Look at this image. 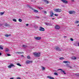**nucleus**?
I'll use <instances>...</instances> for the list:
<instances>
[{
	"instance_id": "864d4df0",
	"label": "nucleus",
	"mask_w": 79,
	"mask_h": 79,
	"mask_svg": "<svg viewBox=\"0 0 79 79\" xmlns=\"http://www.w3.org/2000/svg\"><path fill=\"white\" fill-rule=\"evenodd\" d=\"M74 0H72V2H74Z\"/></svg>"
},
{
	"instance_id": "a19ab883",
	"label": "nucleus",
	"mask_w": 79,
	"mask_h": 79,
	"mask_svg": "<svg viewBox=\"0 0 79 79\" xmlns=\"http://www.w3.org/2000/svg\"><path fill=\"white\" fill-rule=\"evenodd\" d=\"M20 56L22 57H24V56L23 55H21Z\"/></svg>"
},
{
	"instance_id": "cd10ccee",
	"label": "nucleus",
	"mask_w": 79,
	"mask_h": 79,
	"mask_svg": "<svg viewBox=\"0 0 79 79\" xmlns=\"http://www.w3.org/2000/svg\"><path fill=\"white\" fill-rule=\"evenodd\" d=\"M23 47H24L26 48V47H27V46L25 45H23Z\"/></svg>"
},
{
	"instance_id": "3c124183",
	"label": "nucleus",
	"mask_w": 79,
	"mask_h": 79,
	"mask_svg": "<svg viewBox=\"0 0 79 79\" xmlns=\"http://www.w3.org/2000/svg\"><path fill=\"white\" fill-rule=\"evenodd\" d=\"M55 18H53L52 19L53 20V19H55Z\"/></svg>"
},
{
	"instance_id": "aec40b11",
	"label": "nucleus",
	"mask_w": 79,
	"mask_h": 79,
	"mask_svg": "<svg viewBox=\"0 0 79 79\" xmlns=\"http://www.w3.org/2000/svg\"><path fill=\"white\" fill-rule=\"evenodd\" d=\"M61 72H63V73L64 74H66V73H65V70H63L61 71Z\"/></svg>"
},
{
	"instance_id": "4d7b16f0",
	"label": "nucleus",
	"mask_w": 79,
	"mask_h": 79,
	"mask_svg": "<svg viewBox=\"0 0 79 79\" xmlns=\"http://www.w3.org/2000/svg\"><path fill=\"white\" fill-rule=\"evenodd\" d=\"M70 68H73L72 67H70Z\"/></svg>"
},
{
	"instance_id": "dca6fc26",
	"label": "nucleus",
	"mask_w": 79,
	"mask_h": 79,
	"mask_svg": "<svg viewBox=\"0 0 79 79\" xmlns=\"http://www.w3.org/2000/svg\"><path fill=\"white\" fill-rule=\"evenodd\" d=\"M63 63H69V62L68 61H64L63 62Z\"/></svg>"
},
{
	"instance_id": "473e14b6",
	"label": "nucleus",
	"mask_w": 79,
	"mask_h": 79,
	"mask_svg": "<svg viewBox=\"0 0 79 79\" xmlns=\"http://www.w3.org/2000/svg\"><path fill=\"white\" fill-rule=\"evenodd\" d=\"M13 21H15V22H16V19H13Z\"/></svg>"
},
{
	"instance_id": "bf43d9fd",
	"label": "nucleus",
	"mask_w": 79,
	"mask_h": 79,
	"mask_svg": "<svg viewBox=\"0 0 79 79\" xmlns=\"http://www.w3.org/2000/svg\"><path fill=\"white\" fill-rule=\"evenodd\" d=\"M67 65H68V64H67Z\"/></svg>"
},
{
	"instance_id": "37998d69",
	"label": "nucleus",
	"mask_w": 79,
	"mask_h": 79,
	"mask_svg": "<svg viewBox=\"0 0 79 79\" xmlns=\"http://www.w3.org/2000/svg\"><path fill=\"white\" fill-rule=\"evenodd\" d=\"M26 25L27 26H29V24H26Z\"/></svg>"
},
{
	"instance_id": "ddd939ff",
	"label": "nucleus",
	"mask_w": 79,
	"mask_h": 79,
	"mask_svg": "<svg viewBox=\"0 0 79 79\" xmlns=\"http://www.w3.org/2000/svg\"><path fill=\"white\" fill-rule=\"evenodd\" d=\"M50 14H51L50 15V16L51 17H52L53 16V15H54V14H53V12L52 11V12H50Z\"/></svg>"
},
{
	"instance_id": "412c9836",
	"label": "nucleus",
	"mask_w": 79,
	"mask_h": 79,
	"mask_svg": "<svg viewBox=\"0 0 79 79\" xmlns=\"http://www.w3.org/2000/svg\"><path fill=\"white\" fill-rule=\"evenodd\" d=\"M38 8L40 9V10H42V9H43V8L40 7H38Z\"/></svg>"
},
{
	"instance_id": "a211bd4d",
	"label": "nucleus",
	"mask_w": 79,
	"mask_h": 79,
	"mask_svg": "<svg viewBox=\"0 0 79 79\" xmlns=\"http://www.w3.org/2000/svg\"><path fill=\"white\" fill-rule=\"evenodd\" d=\"M8 51H9V49H6L5 50L4 52H8Z\"/></svg>"
},
{
	"instance_id": "c03bdc74",
	"label": "nucleus",
	"mask_w": 79,
	"mask_h": 79,
	"mask_svg": "<svg viewBox=\"0 0 79 79\" xmlns=\"http://www.w3.org/2000/svg\"><path fill=\"white\" fill-rule=\"evenodd\" d=\"M62 6H63V7H64V6H65L64 5H62Z\"/></svg>"
},
{
	"instance_id": "49530a36",
	"label": "nucleus",
	"mask_w": 79,
	"mask_h": 79,
	"mask_svg": "<svg viewBox=\"0 0 79 79\" xmlns=\"http://www.w3.org/2000/svg\"><path fill=\"white\" fill-rule=\"evenodd\" d=\"M59 70H60L61 71H62L63 70V69H59Z\"/></svg>"
},
{
	"instance_id": "7ed1b4c3",
	"label": "nucleus",
	"mask_w": 79,
	"mask_h": 79,
	"mask_svg": "<svg viewBox=\"0 0 79 79\" xmlns=\"http://www.w3.org/2000/svg\"><path fill=\"white\" fill-rule=\"evenodd\" d=\"M40 31H45V29L44 28L42 27H40Z\"/></svg>"
},
{
	"instance_id": "79ce46f5",
	"label": "nucleus",
	"mask_w": 79,
	"mask_h": 79,
	"mask_svg": "<svg viewBox=\"0 0 79 79\" xmlns=\"http://www.w3.org/2000/svg\"><path fill=\"white\" fill-rule=\"evenodd\" d=\"M17 79H21V78L19 77H18V78H17Z\"/></svg>"
},
{
	"instance_id": "393cba45",
	"label": "nucleus",
	"mask_w": 79,
	"mask_h": 79,
	"mask_svg": "<svg viewBox=\"0 0 79 79\" xmlns=\"http://www.w3.org/2000/svg\"><path fill=\"white\" fill-rule=\"evenodd\" d=\"M17 65H18V66H21V65L19 63L17 64Z\"/></svg>"
},
{
	"instance_id": "a878e982",
	"label": "nucleus",
	"mask_w": 79,
	"mask_h": 79,
	"mask_svg": "<svg viewBox=\"0 0 79 79\" xmlns=\"http://www.w3.org/2000/svg\"><path fill=\"white\" fill-rule=\"evenodd\" d=\"M4 14V12H1L0 13V15H3Z\"/></svg>"
},
{
	"instance_id": "4468645a",
	"label": "nucleus",
	"mask_w": 79,
	"mask_h": 79,
	"mask_svg": "<svg viewBox=\"0 0 79 79\" xmlns=\"http://www.w3.org/2000/svg\"><path fill=\"white\" fill-rule=\"evenodd\" d=\"M47 77H48V78H49L50 79H54V78L50 76H48Z\"/></svg>"
},
{
	"instance_id": "bb28decb",
	"label": "nucleus",
	"mask_w": 79,
	"mask_h": 79,
	"mask_svg": "<svg viewBox=\"0 0 79 79\" xmlns=\"http://www.w3.org/2000/svg\"><path fill=\"white\" fill-rule=\"evenodd\" d=\"M19 22H22V20L21 19H19Z\"/></svg>"
},
{
	"instance_id": "f704fd0d",
	"label": "nucleus",
	"mask_w": 79,
	"mask_h": 79,
	"mask_svg": "<svg viewBox=\"0 0 79 79\" xmlns=\"http://www.w3.org/2000/svg\"><path fill=\"white\" fill-rule=\"evenodd\" d=\"M7 55L8 56H11V55L9 54H7Z\"/></svg>"
},
{
	"instance_id": "09e8293b",
	"label": "nucleus",
	"mask_w": 79,
	"mask_h": 79,
	"mask_svg": "<svg viewBox=\"0 0 79 79\" xmlns=\"http://www.w3.org/2000/svg\"><path fill=\"white\" fill-rule=\"evenodd\" d=\"M10 79H14V78H10Z\"/></svg>"
},
{
	"instance_id": "6ab92c4d",
	"label": "nucleus",
	"mask_w": 79,
	"mask_h": 79,
	"mask_svg": "<svg viewBox=\"0 0 79 79\" xmlns=\"http://www.w3.org/2000/svg\"><path fill=\"white\" fill-rule=\"evenodd\" d=\"M44 2H45V3H47V4H48V3L49 2H48V1L46 0H44Z\"/></svg>"
},
{
	"instance_id": "72a5a7b5",
	"label": "nucleus",
	"mask_w": 79,
	"mask_h": 79,
	"mask_svg": "<svg viewBox=\"0 0 79 79\" xmlns=\"http://www.w3.org/2000/svg\"><path fill=\"white\" fill-rule=\"evenodd\" d=\"M79 23V21H76V22H75V23H76V24H77V23Z\"/></svg>"
},
{
	"instance_id": "9b49d317",
	"label": "nucleus",
	"mask_w": 79,
	"mask_h": 79,
	"mask_svg": "<svg viewBox=\"0 0 79 79\" xmlns=\"http://www.w3.org/2000/svg\"><path fill=\"white\" fill-rule=\"evenodd\" d=\"M46 25V26H51V24H50V23H44Z\"/></svg>"
},
{
	"instance_id": "5fc2aeb1",
	"label": "nucleus",
	"mask_w": 79,
	"mask_h": 79,
	"mask_svg": "<svg viewBox=\"0 0 79 79\" xmlns=\"http://www.w3.org/2000/svg\"><path fill=\"white\" fill-rule=\"evenodd\" d=\"M11 34H10L9 35V36H11Z\"/></svg>"
},
{
	"instance_id": "4c0bfd02",
	"label": "nucleus",
	"mask_w": 79,
	"mask_h": 79,
	"mask_svg": "<svg viewBox=\"0 0 79 79\" xmlns=\"http://www.w3.org/2000/svg\"><path fill=\"white\" fill-rule=\"evenodd\" d=\"M42 68L43 70H45V68L44 67H42Z\"/></svg>"
},
{
	"instance_id": "6e6552de",
	"label": "nucleus",
	"mask_w": 79,
	"mask_h": 79,
	"mask_svg": "<svg viewBox=\"0 0 79 79\" xmlns=\"http://www.w3.org/2000/svg\"><path fill=\"white\" fill-rule=\"evenodd\" d=\"M13 66H15L14 64H11L10 65L8 66V68H11V67Z\"/></svg>"
},
{
	"instance_id": "2f4dec72",
	"label": "nucleus",
	"mask_w": 79,
	"mask_h": 79,
	"mask_svg": "<svg viewBox=\"0 0 79 79\" xmlns=\"http://www.w3.org/2000/svg\"><path fill=\"white\" fill-rule=\"evenodd\" d=\"M75 75H76V76H78L79 77V73L75 74Z\"/></svg>"
},
{
	"instance_id": "f03ea898",
	"label": "nucleus",
	"mask_w": 79,
	"mask_h": 79,
	"mask_svg": "<svg viewBox=\"0 0 79 79\" xmlns=\"http://www.w3.org/2000/svg\"><path fill=\"white\" fill-rule=\"evenodd\" d=\"M55 12H58L59 13H60L61 12V10L60 9H56L54 10Z\"/></svg>"
},
{
	"instance_id": "7c9ffc66",
	"label": "nucleus",
	"mask_w": 79,
	"mask_h": 79,
	"mask_svg": "<svg viewBox=\"0 0 79 79\" xmlns=\"http://www.w3.org/2000/svg\"><path fill=\"white\" fill-rule=\"evenodd\" d=\"M17 53H20V54H21V53H23V52H17Z\"/></svg>"
},
{
	"instance_id": "ea45409f",
	"label": "nucleus",
	"mask_w": 79,
	"mask_h": 79,
	"mask_svg": "<svg viewBox=\"0 0 79 79\" xmlns=\"http://www.w3.org/2000/svg\"><path fill=\"white\" fill-rule=\"evenodd\" d=\"M35 18H40L39 16H35Z\"/></svg>"
},
{
	"instance_id": "39448f33",
	"label": "nucleus",
	"mask_w": 79,
	"mask_h": 79,
	"mask_svg": "<svg viewBox=\"0 0 79 79\" xmlns=\"http://www.w3.org/2000/svg\"><path fill=\"white\" fill-rule=\"evenodd\" d=\"M69 13L70 15H72L73 14H74V13H75V11H69Z\"/></svg>"
},
{
	"instance_id": "8fccbe9b",
	"label": "nucleus",
	"mask_w": 79,
	"mask_h": 79,
	"mask_svg": "<svg viewBox=\"0 0 79 79\" xmlns=\"http://www.w3.org/2000/svg\"><path fill=\"white\" fill-rule=\"evenodd\" d=\"M2 25H3V24H0V26H2Z\"/></svg>"
},
{
	"instance_id": "c85d7f7f",
	"label": "nucleus",
	"mask_w": 79,
	"mask_h": 79,
	"mask_svg": "<svg viewBox=\"0 0 79 79\" xmlns=\"http://www.w3.org/2000/svg\"><path fill=\"white\" fill-rule=\"evenodd\" d=\"M5 37H8L9 36V35H8V34H6V35H5Z\"/></svg>"
},
{
	"instance_id": "a18cd8bd",
	"label": "nucleus",
	"mask_w": 79,
	"mask_h": 79,
	"mask_svg": "<svg viewBox=\"0 0 79 79\" xmlns=\"http://www.w3.org/2000/svg\"><path fill=\"white\" fill-rule=\"evenodd\" d=\"M73 59H74V60L76 59V57H75Z\"/></svg>"
},
{
	"instance_id": "c756f323",
	"label": "nucleus",
	"mask_w": 79,
	"mask_h": 79,
	"mask_svg": "<svg viewBox=\"0 0 79 79\" xmlns=\"http://www.w3.org/2000/svg\"><path fill=\"white\" fill-rule=\"evenodd\" d=\"M54 74L56 76H58V73H54Z\"/></svg>"
},
{
	"instance_id": "c9c22d12",
	"label": "nucleus",
	"mask_w": 79,
	"mask_h": 79,
	"mask_svg": "<svg viewBox=\"0 0 79 79\" xmlns=\"http://www.w3.org/2000/svg\"><path fill=\"white\" fill-rule=\"evenodd\" d=\"M54 15L55 16H58V14H55Z\"/></svg>"
},
{
	"instance_id": "603ef678",
	"label": "nucleus",
	"mask_w": 79,
	"mask_h": 79,
	"mask_svg": "<svg viewBox=\"0 0 79 79\" xmlns=\"http://www.w3.org/2000/svg\"><path fill=\"white\" fill-rule=\"evenodd\" d=\"M1 55H2V53L0 52V56H1Z\"/></svg>"
},
{
	"instance_id": "6e6d98bb",
	"label": "nucleus",
	"mask_w": 79,
	"mask_h": 79,
	"mask_svg": "<svg viewBox=\"0 0 79 79\" xmlns=\"http://www.w3.org/2000/svg\"><path fill=\"white\" fill-rule=\"evenodd\" d=\"M64 38H66V36H64Z\"/></svg>"
},
{
	"instance_id": "e433bc0d",
	"label": "nucleus",
	"mask_w": 79,
	"mask_h": 79,
	"mask_svg": "<svg viewBox=\"0 0 79 79\" xmlns=\"http://www.w3.org/2000/svg\"><path fill=\"white\" fill-rule=\"evenodd\" d=\"M44 14H47V11H44Z\"/></svg>"
},
{
	"instance_id": "052dcab7",
	"label": "nucleus",
	"mask_w": 79,
	"mask_h": 79,
	"mask_svg": "<svg viewBox=\"0 0 79 79\" xmlns=\"http://www.w3.org/2000/svg\"><path fill=\"white\" fill-rule=\"evenodd\" d=\"M0 61L1 62L2 61Z\"/></svg>"
},
{
	"instance_id": "f8f14e48",
	"label": "nucleus",
	"mask_w": 79,
	"mask_h": 79,
	"mask_svg": "<svg viewBox=\"0 0 79 79\" xmlns=\"http://www.w3.org/2000/svg\"><path fill=\"white\" fill-rule=\"evenodd\" d=\"M27 7L29 8H30V9H31V10H34V9H33L29 5H27Z\"/></svg>"
},
{
	"instance_id": "2eb2a0df",
	"label": "nucleus",
	"mask_w": 79,
	"mask_h": 79,
	"mask_svg": "<svg viewBox=\"0 0 79 79\" xmlns=\"http://www.w3.org/2000/svg\"><path fill=\"white\" fill-rule=\"evenodd\" d=\"M33 10H34V12H35V13H38V12H39V11H38V10H34V9Z\"/></svg>"
},
{
	"instance_id": "de8ad7c7",
	"label": "nucleus",
	"mask_w": 79,
	"mask_h": 79,
	"mask_svg": "<svg viewBox=\"0 0 79 79\" xmlns=\"http://www.w3.org/2000/svg\"><path fill=\"white\" fill-rule=\"evenodd\" d=\"M78 46L79 47V43H78Z\"/></svg>"
},
{
	"instance_id": "58836bf2",
	"label": "nucleus",
	"mask_w": 79,
	"mask_h": 79,
	"mask_svg": "<svg viewBox=\"0 0 79 79\" xmlns=\"http://www.w3.org/2000/svg\"><path fill=\"white\" fill-rule=\"evenodd\" d=\"M70 40H71V41H73V39L72 38H71Z\"/></svg>"
},
{
	"instance_id": "f257e3e1",
	"label": "nucleus",
	"mask_w": 79,
	"mask_h": 79,
	"mask_svg": "<svg viewBox=\"0 0 79 79\" xmlns=\"http://www.w3.org/2000/svg\"><path fill=\"white\" fill-rule=\"evenodd\" d=\"M40 55V53L39 52L34 53V55L35 57H39Z\"/></svg>"
},
{
	"instance_id": "9d476101",
	"label": "nucleus",
	"mask_w": 79,
	"mask_h": 79,
	"mask_svg": "<svg viewBox=\"0 0 79 79\" xmlns=\"http://www.w3.org/2000/svg\"><path fill=\"white\" fill-rule=\"evenodd\" d=\"M56 50H57V51H58V50L60 51L61 50V49H60V48L59 47H56Z\"/></svg>"
},
{
	"instance_id": "13d9d810",
	"label": "nucleus",
	"mask_w": 79,
	"mask_h": 79,
	"mask_svg": "<svg viewBox=\"0 0 79 79\" xmlns=\"http://www.w3.org/2000/svg\"><path fill=\"white\" fill-rule=\"evenodd\" d=\"M77 26H79V24L77 25Z\"/></svg>"
},
{
	"instance_id": "423d86ee",
	"label": "nucleus",
	"mask_w": 79,
	"mask_h": 79,
	"mask_svg": "<svg viewBox=\"0 0 79 79\" xmlns=\"http://www.w3.org/2000/svg\"><path fill=\"white\" fill-rule=\"evenodd\" d=\"M62 2H63L64 3H68V1L66 0H60Z\"/></svg>"
},
{
	"instance_id": "1a4fd4ad",
	"label": "nucleus",
	"mask_w": 79,
	"mask_h": 79,
	"mask_svg": "<svg viewBox=\"0 0 79 79\" xmlns=\"http://www.w3.org/2000/svg\"><path fill=\"white\" fill-rule=\"evenodd\" d=\"M55 28L56 29H59L60 28V27H59L58 25H56L55 27Z\"/></svg>"
},
{
	"instance_id": "b1692460",
	"label": "nucleus",
	"mask_w": 79,
	"mask_h": 79,
	"mask_svg": "<svg viewBox=\"0 0 79 79\" xmlns=\"http://www.w3.org/2000/svg\"><path fill=\"white\" fill-rule=\"evenodd\" d=\"M5 26H7V27H10V25H9L8 24H6Z\"/></svg>"
},
{
	"instance_id": "f3484780",
	"label": "nucleus",
	"mask_w": 79,
	"mask_h": 79,
	"mask_svg": "<svg viewBox=\"0 0 79 79\" xmlns=\"http://www.w3.org/2000/svg\"><path fill=\"white\" fill-rule=\"evenodd\" d=\"M2 46L0 45V50H3V47H2Z\"/></svg>"
},
{
	"instance_id": "5701e85b",
	"label": "nucleus",
	"mask_w": 79,
	"mask_h": 79,
	"mask_svg": "<svg viewBox=\"0 0 79 79\" xmlns=\"http://www.w3.org/2000/svg\"><path fill=\"white\" fill-rule=\"evenodd\" d=\"M60 60H64V57H61L59 58Z\"/></svg>"
},
{
	"instance_id": "0eeeda50",
	"label": "nucleus",
	"mask_w": 79,
	"mask_h": 79,
	"mask_svg": "<svg viewBox=\"0 0 79 79\" xmlns=\"http://www.w3.org/2000/svg\"><path fill=\"white\" fill-rule=\"evenodd\" d=\"M35 39L36 40H40L41 38L40 37H35Z\"/></svg>"
},
{
	"instance_id": "4be33fe9",
	"label": "nucleus",
	"mask_w": 79,
	"mask_h": 79,
	"mask_svg": "<svg viewBox=\"0 0 79 79\" xmlns=\"http://www.w3.org/2000/svg\"><path fill=\"white\" fill-rule=\"evenodd\" d=\"M27 59H29L30 60L31 59V57H30V56H27Z\"/></svg>"
},
{
	"instance_id": "20e7f679",
	"label": "nucleus",
	"mask_w": 79,
	"mask_h": 79,
	"mask_svg": "<svg viewBox=\"0 0 79 79\" xmlns=\"http://www.w3.org/2000/svg\"><path fill=\"white\" fill-rule=\"evenodd\" d=\"M32 63V61L27 60L26 61V64H31Z\"/></svg>"
}]
</instances>
